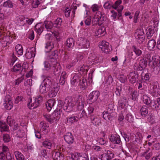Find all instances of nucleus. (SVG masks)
<instances>
[{"mask_svg": "<svg viewBox=\"0 0 160 160\" xmlns=\"http://www.w3.org/2000/svg\"><path fill=\"white\" fill-rule=\"evenodd\" d=\"M44 118L49 122L50 123H52L56 121L54 120V117L52 115H44Z\"/></svg>", "mask_w": 160, "mask_h": 160, "instance_id": "nucleus-34", "label": "nucleus"}, {"mask_svg": "<svg viewBox=\"0 0 160 160\" xmlns=\"http://www.w3.org/2000/svg\"><path fill=\"white\" fill-rule=\"evenodd\" d=\"M3 6L6 7L12 8L13 7V5L12 2L10 0H8L4 2Z\"/></svg>", "mask_w": 160, "mask_h": 160, "instance_id": "nucleus-48", "label": "nucleus"}, {"mask_svg": "<svg viewBox=\"0 0 160 160\" xmlns=\"http://www.w3.org/2000/svg\"><path fill=\"white\" fill-rule=\"evenodd\" d=\"M4 105L6 109L10 110L12 108L13 104L10 99V96H7L5 98Z\"/></svg>", "mask_w": 160, "mask_h": 160, "instance_id": "nucleus-10", "label": "nucleus"}, {"mask_svg": "<svg viewBox=\"0 0 160 160\" xmlns=\"http://www.w3.org/2000/svg\"><path fill=\"white\" fill-rule=\"evenodd\" d=\"M90 118L91 123L96 126H99L101 123L100 119L96 116L92 115Z\"/></svg>", "mask_w": 160, "mask_h": 160, "instance_id": "nucleus-17", "label": "nucleus"}, {"mask_svg": "<svg viewBox=\"0 0 160 160\" xmlns=\"http://www.w3.org/2000/svg\"><path fill=\"white\" fill-rule=\"evenodd\" d=\"M122 2L121 0H118L116 1L115 3L112 4V8L114 9L115 10H117L120 6L119 7H118V6H119Z\"/></svg>", "mask_w": 160, "mask_h": 160, "instance_id": "nucleus-51", "label": "nucleus"}, {"mask_svg": "<svg viewBox=\"0 0 160 160\" xmlns=\"http://www.w3.org/2000/svg\"><path fill=\"white\" fill-rule=\"evenodd\" d=\"M103 7L105 9H110L112 8V3L110 1L106 2L104 4Z\"/></svg>", "mask_w": 160, "mask_h": 160, "instance_id": "nucleus-44", "label": "nucleus"}, {"mask_svg": "<svg viewBox=\"0 0 160 160\" xmlns=\"http://www.w3.org/2000/svg\"><path fill=\"white\" fill-rule=\"evenodd\" d=\"M8 126L5 122L0 120V129L1 132L8 131Z\"/></svg>", "mask_w": 160, "mask_h": 160, "instance_id": "nucleus-22", "label": "nucleus"}, {"mask_svg": "<svg viewBox=\"0 0 160 160\" xmlns=\"http://www.w3.org/2000/svg\"><path fill=\"white\" fill-rule=\"evenodd\" d=\"M111 142L114 144H122L119 136L118 134H115L112 135L110 138Z\"/></svg>", "mask_w": 160, "mask_h": 160, "instance_id": "nucleus-11", "label": "nucleus"}, {"mask_svg": "<svg viewBox=\"0 0 160 160\" xmlns=\"http://www.w3.org/2000/svg\"><path fill=\"white\" fill-rule=\"evenodd\" d=\"M151 100L150 98L146 95H143V101L145 104L148 106L150 103Z\"/></svg>", "mask_w": 160, "mask_h": 160, "instance_id": "nucleus-40", "label": "nucleus"}, {"mask_svg": "<svg viewBox=\"0 0 160 160\" xmlns=\"http://www.w3.org/2000/svg\"><path fill=\"white\" fill-rule=\"evenodd\" d=\"M39 24H37L35 27V28L37 30V32L39 34H40L42 32L43 30V28L44 27V25L42 26L39 27Z\"/></svg>", "mask_w": 160, "mask_h": 160, "instance_id": "nucleus-42", "label": "nucleus"}, {"mask_svg": "<svg viewBox=\"0 0 160 160\" xmlns=\"http://www.w3.org/2000/svg\"><path fill=\"white\" fill-rule=\"evenodd\" d=\"M67 121L68 122L70 123H73L76 121H77L78 118L77 116L71 117L69 118L68 117L67 118Z\"/></svg>", "mask_w": 160, "mask_h": 160, "instance_id": "nucleus-43", "label": "nucleus"}, {"mask_svg": "<svg viewBox=\"0 0 160 160\" xmlns=\"http://www.w3.org/2000/svg\"><path fill=\"white\" fill-rule=\"evenodd\" d=\"M131 99L133 101H135L138 97V92L135 91H134L131 94Z\"/></svg>", "mask_w": 160, "mask_h": 160, "instance_id": "nucleus-53", "label": "nucleus"}, {"mask_svg": "<svg viewBox=\"0 0 160 160\" xmlns=\"http://www.w3.org/2000/svg\"><path fill=\"white\" fill-rule=\"evenodd\" d=\"M35 50L30 49L29 51H27L25 54V57L28 59H30L34 57L35 55Z\"/></svg>", "mask_w": 160, "mask_h": 160, "instance_id": "nucleus-26", "label": "nucleus"}, {"mask_svg": "<svg viewBox=\"0 0 160 160\" xmlns=\"http://www.w3.org/2000/svg\"><path fill=\"white\" fill-rule=\"evenodd\" d=\"M61 112H56L55 109L54 112L52 113V115L54 117V120L56 121L58 120L60 118Z\"/></svg>", "mask_w": 160, "mask_h": 160, "instance_id": "nucleus-45", "label": "nucleus"}, {"mask_svg": "<svg viewBox=\"0 0 160 160\" xmlns=\"http://www.w3.org/2000/svg\"><path fill=\"white\" fill-rule=\"evenodd\" d=\"M46 29L48 30L51 29L53 26V24L50 21H45L44 22V25Z\"/></svg>", "mask_w": 160, "mask_h": 160, "instance_id": "nucleus-37", "label": "nucleus"}, {"mask_svg": "<svg viewBox=\"0 0 160 160\" xmlns=\"http://www.w3.org/2000/svg\"><path fill=\"white\" fill-rule=\"evenodd\" d=\"M155 31L153 28H149L147 29V35L148 39L150 38L153 35Z\"/></svg>", "mask_w": 160, "mask_h": 160, "instance_id": "nucleus-38", "label": "nucleus"}, {"mask_svg": "<svg viewBox=\"0 0 160 160\" xmlns=\"http://www.w3.org/2000/svg\"><path fill=\"white\" fill-rule=\"evenodd\" d=\"M147 63L148 62L146 61L143 59L141 60L139 62V64L144 69L147 66Z\"/></svg>", "mask_w": 160, "mask_h": 160, "instance_id": "nucleus-56", "label": "nucleus"}, {"mask_svg": "<svg viewBox=\"0 0 160 160\" xmlns=\"http://www.w3.org/2000/svg\"><path fill=\"white\" fill-rule=\"evenodd\" d=\"M99 95L100 93L98 91H94L90 93L88 98L91 102H94L97 100Z\"/></svg>", "mask_w": 160, "mask_h": 160, "instance_id": "nucleus-8", "label": "nucleus"}, {"mask_svg": "<svg viewBox=\"0 0 160 160\" xmlns=\"http://www.w3.org/2000/svg\"><path fill=\"white\" fill-rule=\"evenodd\" d=\"M55 103V101L54 99H51L47 102L46 104V106L47 110L50 111L52 108L54 109V105Z\"/></svg>", "mask_w": 160, "mask_h": 160, "instance_id": "nucleus-16", "label": "nucleus"}, {"mask_svg": "<svg viewBox=\"0 0 160 160\" xmlns=\"http://www.w3.org/2000/svg\"><path fill=\"white\" fill-rule=\"evenodd\" d=\"M25 134V132L23 131H22L20 128H19L17 132V135L20 138L23 137L24 135Z\"/></svg>", "mask_w": 160, "mask_h": 160, "instance_id": "nucleus-64", "label": "nucleus"}, {"mask_svg": "<svg viewBox=\"0 0 160 160\" xmlns=\"http://www.w3.org/2000/svg\"><path fill=\"white\" fill-rule=\"evenodd\" d=\"M127 99L126 97H122L119 101L118 103L120 104L125 105L127 103Z\"/></svg>", "mask_w": 160, "mask_h": 160, "instance_id": "nucleus-52", "label": "nucleus"}, {"mask_svg": "<svg viewBox=\"0 0 160 160\" xmlns=\"http://www.w3.org/2000/svg\"><path fill=\"white\" fill-rule=\"evenodd\" d=\"M77 44L81 49H86L90 46L89 41L87 39L82 38H79L77 42Z\"/></svg>", "mask_w": 160, "mask_h": 160, "instance_id": "nucleus-5", "label": "nucleus"}, {"mask_svg": "<svg viewBox=\"0 0 160 160\" xmlns=\"http://www.w3.org/2000/svg\"><path fill=\"white\" fill-rule=\"evenodd\" d=\"M3 138L4 142H8L10 141V136L8 134H3Z\"/></svg>", "mask_w": 160, "mask_h": 160, "instance_id": "nucleus-57", "label": "nucleus"}, {"mask_svg": "<svg viewBox=\"0 0 160 160\" xmlns=\"http://www.w3.org/2000/svg\"><path fill=\"white\" fill-rule=\"evenodd\" d=\"M64 139L65 141L68 144H72L74 141L73 137L70 132H68L64 136Z\"/></svg>", "mask_w": 160, "mask_h": 160, "instance_id": "nucleus-12", "label": "nucleus"}, {"mask_svg": "<svg viewBox=\"0 0 160 160\" xmlns=\"http://www.w3.org/2000/svg\"><path fill=\"white\" fill-rule=\"evenodd\" d=\"M53 43L52 42H47L46 44V45L45 46L46 49H47V50H45L46 52H49L53 48Z\"/></svg>", "mask_w": 160, "mask_h": 160, "instance_id": "nucleus-30", "label": "nucleus"}, {"mask_svg": "<svg viewBox=\"0 0 160 160\" xmlns=\"http://www.w3.org/2000/svg\"><path fill=\"white\" fill-rule=\"evenodd\" d=\"M143 30L141 29H139L136 30L135 33V36L144 35Z\"/></svg>", "mask_w": 160, "mask_h": 160, "instance_id": "nucleus-61", "label": "nucleus"}, {"mask_svg": "<svg viewBox=\"0 0 160 160\" xmlns=\"http://www.w3.org/2000/svg\"><path fill=\"white\" fill-rule=\"evenodd\" d=\"M132 48L133 51L138 56H140L142 54V51L135 46H132Z\"/></svg>", "mask_w": 160, "mask_h": 160, "instance_id": "nucleus-35", "label": "nucleus"}, {"mask_svg": "<svg viewBox=\"0 0 160 160\" xmlns=\"http://www.w3.org/2000/svg\"><path fill=\"white\" fill-rule=\"evenodd\" d=\"M119 80L122 83H124L127 81V78L126 76L121 75L119 77Z\"/></svg>", "mask_w": 160, "mask_h": 160, "instance_id": "nucleus-63", "label": "nucleus"}, {"mask_svg": "<svg viewBox=\"0 0 160 160\" xmlns=\"http://www.w3.org/2000/svg\"><path fill=\"white\" fill-rule=\"evenodd\" d=\"M150 78V73H147L145 74L144 75L143 74V72H142V74L141 79L144 82H146L148 81Z\"/></svg>", "mask_w": 160, "mask_h": 160, "instance_id": "nucleus-31", "label": "nucleus"}, {"mask_svg": "<svg viewBox=\"0 0 160 160\" xmlns=\"http://www.w3.org/2000/svg\"><path fill=\"white\" fill-rule=\"evenodd\" d=\"M15 50L18 54L22 55L23 53V48L22 46L19 44H17L15 47Z\"/></svg>", "mask_w": 160, "mask_h": 160, "instance_id": "nucleus-28", "label": "nucleus"}, {"mask_svg": "<svg viewBox=\"0 0 160 160\" xmlns=\"http://www.w3.org/2000/svg\"><path fill=\"white\" fill-rule=\"evenodd\" d=\"M49 77H47L42 82L39 87V92L44 93L49 90L52 85V82Z\"/></svg>", "mask_w": 160, "mask_h": 160, "instance_id": "nucleus-2", "label": "nucleus"}, {"mask_svg": "<svg viewBox=\"0 0 160 160\" xmlns=\"http://www.w3.org/2000/svg\"><path fill=\"white\" fill-rule=\"evenodd\" d=\"M44 67L45 69L46 70H48L51 68L53 70V72L54 74L56 75L58 74V73L60 72V69L58 68H56V66H55V64H53V66L51 65L47 61H45L44 63Z\"/></svg>", "mask_w": 160, "mask_h": 160, "instance_id": "nucleus-7", "label": "nucleus"}, {"mask_svg": "<svg viewBox=\"0 0 160 160\" xmlns=\"http://www.w3.org/2000/svg\"><path fill=\"white\" fill-rule=\"evenodd\" d=\"M28 68V65L27 63H23V65L21 66L20 63H18L16 64L13 66L12 68L13 71L14 72H17L18 71H20V73L21 74H24L23 72H26Z\"/></svg>", "mask_w": 160, "mask_h": 160, "instance_id": "nucleus-4", "label": "nucleus"}, {"mask_svg": "<svg viewBox=\"0 0 160 160\" xmlns=\"http://www.w3.org/2000/svg\"><path fill=\"white\" fill-rule=\"evenodd\" d=\"M138 77V75L137 72H131L129 75L130 82L132 83H135L137 81Z\"/></svg>", "mask_w": 160, "mask_h": 160, "instance_id": "nucleus-13", "label": "nucleus"}, {"mask_svg": "<svg viewBox=\"0 0 160 160\" xmlns=\"http://www.w3.org/2000/svg\"><path fill=\"white\" fill-rule=\"evenodd\" d=\"M141 116L143 118H145L148 114V109L146 106H143L140 110Z\"/></svg>", "mask_w": 160, "mask_h": 160, "instance_id": "nucleus-23", "label": "nucleus"}, {"mask_svg": "<svg viewBox=\"0 0 160 160\" xmlns=\"http://www.w3.org/2000/svg\"><path fill=\"white\" fill-rule=\"evenodd\" d=\"M79 82V85L81 89L84 90L87 88L88 84L86 79L83 78H82L81 79L80 78V81Z\"/></svg>", "mask_w": 160, "mask_h": 160, "instance_id": "nucleus-20", "label": "nucleus"}, {"mask_svg": "<svg viewBox=\"0 0 160 160\" xmlns=\"http://www.w3.org/2000/svg\"><path fill=\"white\" fill-rule=\"evenodd\" d=\"M84 99L81 95H76L73 98L68 97L64 100V103L61 100L58 101V107L56 108V112H62L63 110L67 112H70L73 110V107L76 104L77 106L78 110L81 111L84 107L85 103Z\"/></svg>", "mask_w": 160, "mask_h": 160, "instance_id": "nucleus-1", "label": "nucleus"}, {"mask_svg": "<svg viewBox=\"0 0 160 160\" xmlns=\"http://www.w3.org/2000/svg\"><path fill=\"white\" fill-rule=\"evenodd\" d=\"M74 44L73 39L72 38H69L64 43L65 49L68 51L71 50Z\"/></svg>", "mask_w": 160, "mask_h": 160, "instance_id": "nucleus-9", "label": "nucleus"}, {"mask_svg": "<svg viewBox=\"0 0 160 160\" xmlns=\"http://www.w3.org/2000/svg\"><path fill=\"white\" fill-rule=\"evenodd\" d=\"M40 124L42 126L41 127V130L42 131L43 133L44 134L48 133V130L46 129V127H47L46 124H44L43 122H41Z\"/></svg>", "mask_w": 160, "mask_h": 160, "instance_id": "nucleus-46", "label": "nucleus"}, {"mask_svg": "<svg viewBox=\"0 0 160 160\" xmlns=\"http://www.w3.org/2000/svg\"><path fill=\"white\" fill-rule=\"evenodd\" d=\"M83 109V108H82ZM82 109L81 111H79L78 110V108H77V111H78V112H80L79 113H78V118H80L82 117H83L84 118H87L88 116L87 115V113L84 110H82ZM78 112V111H77Z\"/></svg>", "mask_w": 160, "mask_h": 160, "instance_id": "nucleus-29", "label": "nucleus"}, {"mask_svg": "<svg viewBox=\"0 0 160 160\" xmlns=\"http://www.w3.org/2000/svg\"><path fill=\"white\" fill-rule=\"evenodd\" d=\"M133 68L135 70L137 71H142L144 69L139 63V64H138L137 63H135L134 64Z\"/></svg>", "mask_w": 160, "mask_h": 160, "instance_id": "nucleus-55", "label": "nucleus"}, {"mask_svg": "<svg viewBox=\"0 0 160 160\" xmlns=\"http://www.w3.org/2000/svg\"><path fill=\"white\" fill-rule=\"evenodd\" d=\"M24 79V74L20 77L16 79L15 81V85H18L19 84L22 82Z\"/></svg>", "mask_w": 160, "mask_h": 160, "instance_id": "nucleus-50", "label": "nucleus"}, {"mask_svg": "<svg viewBox=\"0 0 160 160\" xmlns=\"http://www.w3.org/2000/svg\"><path fill=\"white\" fill-rule=\"evenodd\" d=\"M156 45V42L155 41L152 39L149 40L148 43V48L150 50H151L154 48Z\"/></svg>", "mask_w": 160, "mask_h": 160, "instance_id": "nucleus-27", "label": "nucleus"}, {"mask_svg": "<svg viewBox=\"0 0 160 160\" xmlns=\"http://www.w3.org/2000/svg\"><path fill=\"white\" fill-rule=\"evenodd\" d=\"M76 156V158L78 160H89L86 155L84 156L83 155L80 153H77Z\"/></svg>", "mask_w": 160, "mask_h": 160, "instance_id": "nucleus-39", "label": "nucleus"}, {"mask_svg": "<svg viewBox=\"0 0 160 160\" xmlns=\"http://www.w3.org/2000/svg\"><path fill=\"white\" fill-rule=\"evenodd\" d=\"M114 154L110 151L108 150L102 155V159L103 160H111L114 158Z\"/></svg>", "mask_w": 160, "mask_h": 160, "instance_id": "nucleus-15", "label": "nucleus"}, {"mask_svg": "<svg viewBox=\"0 0 160 160\" xmlns=\"http://www.w3.org/2000/svg\"><path fill=\"white\" fill-rule=\"evenodd\" d=\"M106 33L105 27L102 26L98 28L95 32V35L98 37L104 36Z\"/></svg>", "mask_w": 160, "mask_h": 160, "instance_id": "nucleus-14", "label": "nucleus"}, {"mask_svg": "<svg viewBox=\"0 0 160 160\" xmlns=\"http://www.w3.org/2000/svg\"><path fill=\"white\" fill-rule=\"evenodd\" d=\"M42 97L40 96H38L35 99L33 98L29 100V103L27 104L29 108L31 109H33L38 107L42 101Z\"/></svg>", "mask_w": 160, "mask_h": 160, "instance_id": "nucleus-3", "label": "nucleus"}, {"mask_svg": "<svg viewBox=\"0 0 160 160\" xmlns=\"http://www.w3.org/2000/svg\"><path fill=\"white\" fill-rule=\"evenodd\" d=\"M125 119L126 120L130 122H133V120L132 116L130 113H128L127 114L125 117Z\"/></svg>", "mask_w": 160, "mask_h": 160, "instance_id": "nucleus-58", "label": "nucleus"}, {"mask_svg": "<svg viewBox=\"0 0 160 160\" xmlns=\"http://www.w3.org/2000/svg\"><path fill=\"white\" fill-rule=\"evenodd\" d=\"M100 22L99 20V19L97 17H96L94 15V17L92 19V26H94L95 25H98L99 26Z\"/></svg>", "mask_w": 160, "mask_h": 160, "instance_id": "nucleus-49", "label": "nucleus"}, {"mask_svg": "<svg viewBox=\"0 0 160 160\" xmlns=\"http://www.w3.org/2000/svg\"><path fill=\"white\" fill-rule=\"evenodd\" d=\"M135 38L137 39L138 42L139 43L142 42L145 39V36L144 35L141 36H135Z\"/></svg>", "mask_w": 160, "mask_h": 160, "instance_id": "nucleus-54", "label": "nucleus"}, {"mask_svg": "<svg viewBox=\"0 0 160 160\" xmlns=\"http://www.w3.org/2000/svg\"><path fill=\"white\" fill-rule=\"evenodd\" d=\"M153 68L152 71L155 75L158 74L160 72V65L151 66Z\"/></svg>", "mask_w": 160, "mask_h": 160, "instance_id": "nucleus-41", "label": "nucleus"}, {"mask_svg": "<svg viewBox=\"0 0 160 160\" xmlns=\"http://www.w3.org/2000/svg\"><path fill=\"white\" fill-rule=\"evenodd\" d=\"M94 110V108L92 107H89L88 108V117H90L91 116L94 115L93 114Z\"/></svg>", "mask_w": 160, "mask_h": 160, "instance_id": "nucleus-59", "label": "nucleus"}, {"mask_svg": "<svg viewBox=\"0 0 160 160\" xmlns=\"http://www.w3.org/2000/svg\"><path fill=\"white\" fill-rule=\"evenodd\" d=\"M123 9V7L122 6H121V7H120L118 9H117V11L118 12V19H121L122 18H120L122 16V10Z\"/></svg>", "mask_w": 160, "mask_h": 160, "instance_id": "nucleus-62", "label": "nucleus"}, {"mask_svg": "<svg viewBox=\"0 0 160 160\" xmlns=\"http://www.w3.org/2000/svg\"><path fill=\"white\" fill-rule=\"evenodd\" d=\"M159 57L156 56H153V60H152L151 63V66L155 65H160V60L159 59Z\"/></svg>", "mask_w": 160, "mask_h": 160, "instance_id": "nucleus-25", "label": "nucleus"}, {"mask_svg": "<svg viewBox=\"0 0 160 160\" xmlns=\"http://www.w3.org/2000/svg\"><path fill=\"white\" fill-rule=\"evenodd\" d=\"M59 89V88L56 87L52 88L48 92V96L50 98L55 97L57 95Z\"/></svg>", "mask_w": 160, "mask_h": 160, "instance_id": "nucleus-19", "label": "nucleus"}, {"mask_svg": "<svg viewBox=\"0 0 160 160\" xmlns=\"http://www.w3.org/2000/svg\"><path fill=\"white\" fill-rule=\"evenodd\" d=\"M113 108L112 104H110L109 105L108 107L107 111L104 112L103 113V118L106 120H107L108 114H111L113 112Z\"/></svg>", "mask_w": 160, "mask_h": 160, "instance_id": "nucleus-18", "label": "nucleus"}, {"mask_svg": "<svg viewBox=\"0 0 160 160\" xmlns=\"http://www.w3.org/2000/svg\"><path fill=\"white\" fill-rule=\"evenodd\" d=\"M14 154L17 160H24V157L21 152L16 151Z\"/></svg>", "mask_w": 160, "mask_h": 160, "instance_id": "nucleus-32", "label": "nucleus"}, {"mask_svg": "<svg viewBox=\"0 0 160 160\" xmlns=\"http://www.w3.org/2000/svg\"><path fill=\"white\" fill-rule=\"evenodd\" d=\"M42 145L44 147H47L48 149H50L51 148L52 144L48 139L44 141L42 143Z\"/></svg>", "mask_w": 160, "mask_h": 160, "instance_id": "nucleus-47", "label": "nucleus"}, {"mask_svg": "<svg viewBox=\"0 0 160 160\" xmlns=\"http://www.w3.org/2000/svg\"><path fill=\"white\" fill-rule=\"evenodd\" d=\"M153 57L150 54L148 53L145 55L144 58L143 59L146 61H147L149 63V65L150 66L151 61L153 60Z\"/></svg>", "mask_w": 160, "mask_h": 160, "instance_id": "nucleus-33", "label": "nucleus"}, {"mask_svg": "<svg viewBox=\"0 0 160 160\" xmlns=\"http://www.w3.org/2000/svg\"><path fill=\"white\" fill-rule=\"evenodd\" d=\"M80 81V77L78 74H75L73 77L71 81L72 85L76 86L78 82Z\"/></svg>", "mask_w": 160, "mask_h": 160, "instance_id": "nucleus-24", "label": "nucleus"}, {"mask_svg": "<svg viewBox=\"0 0 160 160\" xmlns=\"http://www.w3.org/2000/svg\"><path fill=\"white\" fill-rule=\"evenodd\" d=\"M99 46L102 51L105 53H108L112 50L111 46L105 41L100 42Z\"/></svg>", "mask_w": 160, "mask_h": 160, "instance_id": "nucleus-6", "label": "nucleus"}, {"mask_svg": "<svg viewBox=\"0 0 160 160\" xmlns=\"http://www.w3.org/2000/svg\"><path fill=\"white\" fill-rule=\"evenodd\" d=\"M52 157L55 160H63V155L59 152H54L53 153Z\"/></svg>", "mask_w": 160, "mask_h": 160, "instance_id": "nucleus-21", "label": "nucleus"}, {"mask_svg": "<svg viewBox=\"0 0 160 160\" xmlns=\"http://www.w3.org/2000/svg\"><path fill=\"white\" fill-rule=\"evenodd\" d=\"M62 22V19L61 18H58L53 23V26L55 27L59 28L61 26Z\"/></svg>", "mask_w": 160, "mask_h": 160, "instance_id": "nucleus-36", "label": "nucleus"}, {"mask_svg": "<svg viewBox=\"0 0 160 160\" xmlns=\"http://www.w3.org/2000/svg\"><path fill=\"white\" fill-rule=\"evenodd\" d=\"M2 152H2L3 154H5V155H6L7 153H9L8 152L9 149L7 146L2 145Z\"/></svg>", "mask_w": 160, "mask_h": 160, "instance_id": "nucleus-60", "label": "nucleus"}]
</instances>
